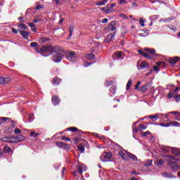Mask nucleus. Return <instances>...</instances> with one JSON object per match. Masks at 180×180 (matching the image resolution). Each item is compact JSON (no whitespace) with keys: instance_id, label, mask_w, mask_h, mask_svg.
Wrapping results in <instances>:
<instances>
[{"instance_id":"obj_1","label":"nucleus","mask_w":180,"mask_h":180,"mask_svg":"<svg viewBox=\"0 0 180 180\" xmlns=\"http://www.w3.org/2000/svg\"><path fill=\"white\" fill-rule=\"evenodd\" d=\"M41 53H49V55H44L43 53H41V56H43L44 57H49V56H51L53 53H57L58 51H63L61 50V48L60 46H53V45H47V46H42L41 47Z\"/></svg>"},{"instance_id":"obj_2","label":"nucleus","mask_w":180,"mask_h":180,"mask_svg":"<svg viewBox=\"0 0 180 180\" xmlns=\"http://www.w3.org/2000/svg\"><path fill=\"white\" fill-rule=\"evenodd\" d=\"M118 154L122 160H125L126 161H129V158L133 160V161H137L138 160L136 155H134L124 150H119Z\"/></svg>"},{"instance_id":"obj_3","label":"nucleus","mask_w":180,"mask_h":180,"mask_svg":"<svg viewBox=\"0 0 180 180\" xmlns=\"http://www.w3.org/2000/svg\"><path fill=\"white\" fill-rule=\"evenodd\" d=\"M62 51H58L56 52L53 57H52V60L54 63H60V61H61V60H63V55H61V53H59L60 52L64 53V51H63V49H61Z\"/></svg>"},{"instance_id":"obj_4","label":"nucleus","mask_w":180,"mask_h":180,"mask_svg":"<svg viewBox=\"0 0 180 180\" xmlns=\"http://www.w3.org/2000/svg\"><path fill=\"white\" fill-rule=\"evenodd\" d=\"M110 158H112V153L110 152H105L100 157V160L103 162H108Z\"/></svg>"},{"instance_id":"obj_5","label":"nucleus","mask_w":180,"mask_h":180,"mask_svg":"<svg viewBox=\"0 0 180 180\" xmlns=\"http://www.w3.org/2000/svg\"><path fill=\"white\" fill-rule=\"evenodd\" d=\"M166 161L167 162V164L171 167L172 165H174L176 164L177 161H179V159H176L172 156L167 155L165 156Z\"/></svg>"},{"instance_id":"obj_6","label":"nucleus","mask_w":180,"mask_h":180,"mask_svg":"<svg viewBox=\"0 0 180 180\" xmlns=\"http://www.w3.org/2000/svg\"><path fill=\"white\" fill-rule=\"evenodd\" d=\"M68 61H71L72 63H75L78 60V56L75 52H70L67 56Z\"/></svg>"},{"instance_id":"obj_7","label":"nucleus","mask_w":180,"mask_h":180,"mask_svg":"<svg viewBox=\"0 0 180 180\" xmlns=\"http://www.w3.org/2000/svg\"><path fill=\"white\" fill-rule=\"evenodd\" d=\"M26 138L23 135H18L15 137L12 138L13 141H11V143H20V141H23Z\"/></svg>"},{"instance_id":"obj_8","label":"nucleus","mask_w":180,"mask_h":180,"mask_svg":"<svg viewBox=\"0 0 180 180\" xmlns=\"http://www.w3.org/2000/svg\"><path fill=\"white\" fill-rule=\"evenodd\" d=\"M11 77H0V85H6L8 82H10Z\"/></svg>"},{"instance_id":"obj_9","label":"nucleus","mask_w":180,"mask_h":180,"mask_svg":"<svg viewBox=\"0 0 180 180\" xmlns=\"http://www.w3.org/2000/svg\"><path fill=\"white\" fill-rule=\"evenodd\" d=\"M137 67L139 70H144V68H148V63L146 61H143L141 63H138Z\"/></svg>"},{"instance_id":"obj_10","label":"nucleus","mask_w":180,"mask_h":180,"mask_svg":"<svg viewBox=\"0 0 180 180\" xmlns=\"http://www.w3.org/2000/svg\"><path fill=\"white\" fill-rule=\"evenodd\" d=\"M138 53L141 54V56L145 57V58H147L148 60H151V58H153V56L146 53V52L143 51V50L141 49H139Z\"/></svg>"},{"instance_id":"obj_11","label":"nucleus","mask_w":180,"mask_h":180,"mask_svg":"<svg viewBox=\"0 0 180 180\" xmlns=\"http://www.w3.org/2000/svg\"><path fill=\"white\" fill-rule=\"evenodd\" d=\"M101 11H103L104 13H110L112 12L113 9L108 5L106 7L100 8Z\"/></svg>"},{"instance_id":"obj_12","label":"nucleus","mask_w":180,"mask_h":180,"mask_svg":"<svg viewBox=\"0 0 180 180\" xmlns=\"http://www.w3.org/2000/svg\"><path fill=\"white\" fill-rule=\"evenodd\" d=\"M52 103L55 106H57V105H60V98L57 96H53L52 97Z\"/></svg>"},{"instance_id":"obj_13","label":"nucleus","mask_w":180,"mask_h":180,"mask_svg":"<svg viewBox=\"0 0 180 180\" xmlns=\"http://www.w3.org/2000/svg\"><path fill=\"white\" fill-rule=\"evenodd\" d=\"M122 58V51H117L112 55L113 60H119Z\"/></svg>"},{"instance_id":"obj_14","label":"nucleus","mask_w":180,"mask_h":180,"mask_svg":"<svg viewBox=\"0 0 180 180\" xmlns=\"http://www.w3.org/2000/svg\"><path fill=\"white\" fill-rule=\"evenodd\" d=\"M56 146H58V147H63L66 150H70V146H68V145L63 142H60V141L56 142Z\"/></svg>"},{"instance_id":"obj_15","label":"nucleus","mask_w":180,"mask_h":180,"mask_svg":"<svg viewBox=\"0 0 180 180\" xmlns=\"http://www.w3.org/2000/svg\"><path fill=\"white\" fill-rule=\"evenodd\" d=\"M113 39H115V32L107 36L105 43H110V41L113 40Z\"/></svg>"},{"instance_id":"obj_16","label":"nucleus","mask_w":180,"mask_h":180,"mask_svg":"<svg viewBox=\"0 0 180 180\" xmlns=\"http://www.w3.org/2000/svg\"><path fill=\"white\" fill-rule=\"evenodd\" d=\"M179 60H180V58L178 56H176L169 59V63H170V64H176V62Z\"/></svg>"},{"instance_id":"obj_17","label":"nucleus","mask_w":180,"mask_h":180,"mask_svg":"<svg viewBox=\"0 0 180 180\" xmlns=\"http://www.w3.org/2000/svg\"><path fill=\"white\" fill-rule=\"evenodd\" d=\"M53 85L57 86L60 85V83L61 82V79L58 77H54L52 80Z\"/></svg>"},{"instance_id":"obj_18","label":"nucleus","mask_w":180,"mask_h":180,"mask_svg":"<svg viewBox=\"0 0 180 180\" xmlns=\"http://www.w3.org/2000/svg\"><path fill=\"white\" fill-rule=\"evenodd\" d=\"M85 58H86V60H95V55L92 53H87L85 56Z\"/></svg>"},{"instance_id":"obj_19","label":"nucleus","mask_w":180,"mask_h":180,"mask_svg":"<svg viewBox=\"0 0 180 180\" xmlns=\"http://www.w3.org/2000/svg\"><path fill=\"white\" fill-rule=\"evenodd\" d=\"M20 34H21L24 39H27V37H29V32L27 31H20Z\"/></svg>"},{"instance_id":"obj_20","label":"nucleus","mask_w":180,"mask_h":180,"mask_svg":"<svg viewBox=\"0 0 180 180\" xmlns=\"http://www.w3.org/2000/svg\"><path fill=\"white\" fill-rule=\"evenodd\" d=\"M145 51H147V53H149V54H151L153 56V54H155V49L146 48Z\"/></svg>"},{"instance_id":"obj_21","label":"nucleus","mask_w":180,"mask_h":180,"mask_svg":"<svg viewBox=\"0 0 180 180\" xmlns=\"http://www.w3.org/2000/svg\"><path fill=\"white\" fill-rule=\"evenodd\" d=\"M170 126H172L173 127H180V123L176 121H173L170 122Z\"/></svg>"},{"instance_id":"obj_22","label":"nucleus","mask_w":180,"mask_h":180,"mask_svg":"<svg viewBox=\"0 0 180 180\" xmlns=\"http://www.w3.org/2000/svg\"><path fill=\"white\" fill-rule=\"evenodd\" d=\"M106 4H108V0H101V1L97 2L96 5L98 6H102Z\"/></svg>"},{"instance_id":"obj_23","label":"nucleus","mask_w":180,"mask_h":180,"mask_svg":"<svg viewBox=\"0 0 180 180\" xmlns=\"http://www.w3.org/2000/svg\"><path fill=\"white\" fill-rule=\"evenodd\" d=\"M77 148L79 151H81V153H84V151H85V147L84 145H82V143H79L77 146Z\"/></svg>"},{"instance_id":"obj_24","label":"nucleus","mask_w":180,"mask_h":180,"mask_svg":"<svg viewBox=\"0 0 180 180\" xmlns=\"http://www.w3.org/2000/svg\"><path fill=\"white\" fill-rule=\"evenodd\" d=\"M131 85H133V81H131V79H129L127 84V87H126L127 91L130 89V88L131 87Z\"/></svg>"},{"instance_id":"obj_25","label":"nucleus","mask_w":180,"mask_h":180,"mask_svg":"<svg viewBox=\"0 0 180 180\" xmlns=\"http://www.w3.org/2000/svg\"><path fill=\"white\" fill-rule=\"evenodd\" d=\"M149 117L153 122H157L158 120V115H150Z\"/></svg>"},{"instance_id":"obj_26","label":"nucleus","mask_w":180,"mask_h":180,"mask_svg":"<svg viewBox=\"0 0 180 180\" xmlns=\"http://www.w3.org/2000/svg\"><path fill=\"white\" fill-rule=\"evenodd\" d=\"M67 130H68V131H72V132L78 131V129L77 127H68L67 129Z\"/></svg>"},{"instance_id":"obj_27","label":"nucleus","mask_w":180,"mask_h":180,"mask_svg":"<svg viewBox=\"0 0 180 180\" xmlns=\"http://www.w3.org/2000/svg\"><path fill=\"white\" fill-rule=\"evenodd\" d=\"M164 160L160 159L156 161L155 165H164Z\"/></svg>"},{"instance_id":"obj_28","label":"nucleus","mask_w":180,"mask_h":180,"mask_svg":"<svg viewBox=\"0 0 180 180\" xmlns=\"http://www.w3.org/2000/svg\"><path fill=\"white\" fill-rule=\"evenodd\" d=\"M77 171L79 174H82V172L84 171H85V166H82V167H77Z\"/></svg>"},{"instance_id":"obj_29","label":"nucleus","mask_w":180,"mask_h":180,"mask_svg":"<svg viewBox=\"0 0 180 180\" xmlns=\"http://www.w3.org/2000/svg\"><path fill=\"white\" fill-rule=\"evenodd\" d=\"M170 167H172V169H173V171H178V169H179V166L176 165V163Z\"/></svg>"},{"instance_id":"obj_30","label":"nucleus","mask_w":180,"mask_h":180,"mask_svg":"<svg viewBox=\"0 0 180 180\" xmlns=\"http://www.w3.org/2000/svg\"><path fill=\"white\" fill-rule=\"evenodd\" d=\"M159 126H161L162 127H169L171 126V123L170 122H167V123H160Z\"/></svg>"},{"instance_id":"obj_31","label":"nucleus","mask_w":180,"mask_h":180,"mask_svg":"<svg viewBox=\"0 0 180 180\" xmlns=\"http://www.w3.org/2000/svg\"><path fill=\"white\" fill-rule=\"evenodd\" d=\"M147 91V85L142 86L139 88L140 92H146Z\"/></svg>"},{"instance_id":"obj_32","label":"nucleus","mask_w":180,"mask_h":180,"mask_svg":"<svg viewBox=\"0 0 180 180\" xmlns=\"http://www.w3.org/2000/svg\"><path fill=\"white\" fill-rule=\"evenodd\" d=\"M18 27L20 29H22V30H26V29H27V26H26V25L23 24V23H20L18 25Z\"/></svg>"},{"instance_id":"obj_33","label":"nucleus","mask_w":180,"mask_h":180,"mask_svg":"<svg viewBox=\"0 0 180 180\" xmlns=\"http://www.w3.org/2000/svg\"><path fill=\"white\" fill-rule=\"evenodd\" d=\"M169 115H174V116H176L178 117L180 116V112L178 111H172L169 112Z\"/></svg>"},{"instance_id":"obj_34","label":"nucleus","mask_w":180,"mask_h":180,"mask_svg":"<svg viewBox=\"0 0 180 180\" xmlns=\"http://www.w3.org/2000/svg\"><path fill=\"white\" fill-rule=\"evenodd\" d=\"M140 37H147L148 36V32L147 31H143L142 33L139 34Z\"/></svg>"},{"instance_id":"obj_35","label":"nucleus","mask_w":180,"mask_h":180,"mask_svg":"<svg viewBox=\"0 0 180 180\" xmlns=\"http://www.w3.org/2000/svg\"><path fill=\"white\" fill-rule=\"evenodd\" d=\"M34 120V115L33 113L29 115L28 122L30 123Z\"/></svg>"},{"instance_id":"obj_36","label":"nucleus","mask_w":180,"mask_h":180,"mask_svg":"<svg viewBox=\"0 0 180 180\" xmlns=\"http://www.w3.org/2000/svg\"><path fill=\"white\" fill-rule=\"evenodd\" d=\"M163 176H165V178H172V174L165 172L163 173Z\"/></svg>"},{"instance_id":"obj_37","label":"nucleus","mask_w":180,"mask_h":180,"mask_svg":"<svg viewBox=\"0 0 180 180\" xmlns=\"http://www.w3.org/2000/svg\"><path fill=\"white\" fill-rule=\"evenodd\" d=\"M152 164H153V160H148L146 162H145L144 165L145 167H150V165H152Z\"/></svg>"},{"instance_id":"obj_38","label":"nucleus","mask_w":180,"mask_h":180,"mask_svg":"<svg viewBox=\"0 0 180 180\" xmlns=\"http://www.w3.org/2000/svg\"><path fill=\"white\" fill-rule=\"evenodd\" d=\"M110 96H113V95L116 94V91H115V89L113 87H110Z\"/></svg>"},{"instance_id":"obj_39","label":"nucleus","mask_w":180,"mask_h":180,"mask_svg":"<svg viewBox=\"0 0 180 180\" xmlns=\"http://www.w3.org/2000/svg\"><path fill=\"white\" fill-rule=\"evenodd\" d=\"M1 140L2 141H5L6 143H11V141H11V138L9 137H3Z\"/></svg>"},{"instance_id":"obj_40","label":"nucleus","mask_w":180,"mask_h":180,"mask_svg":"<svg viewBox=\"0 0 180 180\" xmlns=\"http://www.w3.org/2000/svg\"><path fill=\"white\" fill-rule=\"evenodd\" d=\"M12 151V149L9 146H5L4 147V152L5 153H11Z\"/></svg>"},{"instance_id":"obj_41","label":"nucleus","mask_w":180,"mask_h":180,"mask_svg":"<svg viewBox=\"0 0 180 180\" xmlns=\"http://www.w3.org/2000/svg\"><path fill=\"white\" fill-rule=\"evenodd\" d=\"M30 136H31L32 137H37L38 136H40V134H39V133H35L34 131H32V132L30 133Z\"/></svg>"},{"instance_id":"obj_42","label":"nucleus","mask_w":180,"mask_h":180,"mask_svg":"<svg viewBox=\"0 0 180 180\" xmlns=\"http://www.w3.org/2000/svg\"><path fill=\"white\" fill-rule=\"evenodd\" d=\"M72 32H74V28L72 27H69V37L72 36Z\"/></svg>"},{"instance_id":"obj_43","label":"nucleus","mask_w":180,"mask_h":180,"mask_svg":"<svg viewBox=\"0 0 180 180\" xmlns=\"http://www.w3.org/2000/svg\"><path fill=\"white\" fill-rule=\"evenodd\" d=\"M149 134H150V132L149 131L141 132V136H143V137H147V136H148Z\"/></svg>"},{"instance_id":"obj_44","label":"nucleus","mask_w":180,"mask_h":180,"mask_svg":"<svg viewBox=\"0 0 180 180\" xmlns=\"http://www.w3.org/2000/svg\"><path fill=\"white\" fill-rule=\"evenodd\" d=\"M172 154H174V155H178V154H179V153L178 152L176 148H174L172 150Z\"/></svg>"},{"instance_id":"obj_45","label":"nucleus","mask_w":180,"mask_h":180,"mask_svg":"<svg viewBox=\"0 0 180 180\" xmlns=\"http://www.w3.org/2000/svg\"><path fill=\"white\" fill-rule=\"evenodd\" d=\"M139 129H140L141 130H146V129H147V127H146V126H144L143 124H140L139 125Z\"/></svg>"},{"instance_id":"obj_46","label":"nucleus","mask_w":180,"mask_h":180,"mask_svg":"<svg viewBox=\"0 0 180 180\" xmlns=\"http://www.w3.org/2000/svg\"><path fill=\"white\" fill-rule=\"evenodd\" d=\"M6 120H9V117H0V122H6Z\"/></svg>"},{"instance_id":"obj_47","label":"nucleus","mask_w":180,"mask_h":180,"mask_svg":"<svg viewBox=\"0 0 180 180\" xmlns=\"http://www.w3.org/2000/svg\"><path fill=\"white\" fill-rule=\"evenodd\" d=\"M101 140H103L104 143H106V141H110V139H106L105 136H102L101 138Z\"/></svg>"},{"instance_id":"obj_48","label":"nucleus","mask_w":180,"mask_h":180,"mask_svg":"<svg viewBox=\"0 0 180 180\" xmlns=\"http://www.w3.org/2000/svg\"><path fill=\"white\" fill-rule=\"evenodd\" d=\"M139 25H140L141 26H142L143 27H144V26H146V25H144V20L140 19V20H139Z\"/></svg>"},{"instance_id":"obj_49","label":"nucleus","mask_w":180,"mask_h":180,"mask_svg":"<svg viewBox=\"0 0 180 180\" xmlns=\"http://www.w3.org/2000/svg\"><path fill=\"white\" fill-rule=\"evenodd\" d=\"M20 129H19L18 128H15V129H14V133H15V134H20Z\"/></svg>"},{"instance_id":"obj_50","label":"nucleus","mask_w":180,"mask_h":180,"mask_svg":"<svg viewBox=\"0 0 180 180\" xmlns=\"http://www.w3.org/2000/svg\"><path fill=\"white\" fill-rule=\"evenodd\" d=\"M137 0H133L132 1V6L134 7V8H137L138 5H137V2H136Z\"/></svg>"},{"instance_id":"obj_51","label":"nucleus","mask_w":180,"mask_h":180,"mask_svg":"<svg viewBox=\"0 0 180 180\" xmlns=\"http://www.w3.org/2000/svg\"><path fill=\"white\" fill-rule=\"evenodd\" d=\"M112 82H110V81L105 82V86H110V85H112Z\"/></svg>"},{"instance_id":"obj_52","label":"nucleus","mask_w":180,"mask_h":180,"mask_svg":"<svg viewBox=\"0 0 180 180\" xmlns=\"http://www.w3.org/2000/svg\"><path fill=\"white\" fill-rule=\"evenodd\" d=\"M140 85H141V82H137L136 86H135V89H138L139 87L140 86Z\"/></svg>"},{"instance_id":"obj_53","label":"nucleus","mask_w":180,"mask_h":180,"mask_svg":"<svg viewBox=\"0 0 180 180\" xmlns=\"http://www.w3.org/2000/svg\"><path fill=\"white\" fill-rule=\"evenodd\" d=\"M30 46L31 47H37V42H32Z\"/></svg>"},{"instance_id":"obj_54","label":"nucleus","mask_w":180,"mask_h":180,"mask_svg":"<svg viewBox=\"0 0 180 180\" xmlns=\"http://www.w3.org/2000/svg\"><path fill=\"white\" fill-rule=\"evenodd\" d=\"M28 26H30V27H36V25L33 22H29Z\"/></svg>"},{"instance_id":"obj_55","label":"nucleus","mask_w":180,"mask_h":180,"mask_svg":"<svg viewBox=\"0 0 180 180\" xmlns=\"http://www.w3.org/2000/svg\"><path fill=\"white\" fill-rule=\"evenodd\" d=\"M110 30H111V32H113V33H115V30H116V27L115 26L110 27Z\"/></svg>"},{"instance_id":"obj_56","label":"nucleus","mask_w":180,"mask_h":180,"mask_svg":"<svg viewBox=\"0 0 180 180\" xmlns=\"http://www.w3.org/2000/svg\"><path fill=\"white\" fill-rule=\"evenodd\" d=\"M174 99H176V102H180V95L174 96Z\"/></svg>"},{"instance_id":"obj_57","label":"nucleus","mask_w":180,"mask_h":180,"mask_svg":"<svg viewBox=\"0 0 180 180\" xmlns=\"http://www.w3.org/2000/svg\"><path fill=\"white\" fill-rule=\"evenodd\" d=\"M123 4H127L126 0H120V5H123Z\"/></svg>"},{"instance_id":"obj_58","label":"nucleus","mask_w":180,"mask_h":180,"mask_svg":"<svg viewBox=\"0 0 180 180\" xmlns=\"http://www.w3.org/2000/svg\"><path fill=\"white\" fill-rule=\"evenodd\" d=\"M158 65H162V67H164V65H165V62L162 61V62H159L157 63Z\"/></svg>"},{"instance_id":"obj_59","label":"nucleus","mask_w":180,"mask_h":180,"mask_svg":"<svg viewBox=\"0 0 180 180\" xmlns=\"http://www.w3.org/2000/svg\"><path fill=\"white\" fill-rule=\"evenodd\" d=\"M172 96H174V94H172L171 92L167 94V98L169 99H171V98H172Z\"/></svg>"},{"instance_id":"obj_60","label":"nucleus","mask_w":180,"mask_h":180,"mask_svg":"<svg viewBox=\"0 0 180 180\" xmlns=\"http://www.w3.org/2000/svg\"><path fill=\"white\" fill-rule=\"evenodd\" d=\"M41 8H44V6L38 5L35 7V11H39V9H41Z\"/></svg>"},{"instance_id":"obj_61","label":"nucleus","mask_w":180,"mask_h":180,"mask_svg":"<svg viewBox=\"0 0 180 180\" xmlns=\"http://www.w3.org/2000/svg\"><path fill=\"white\" fill-rule=\"evenodd\" d=\"M101 22H102V23H108V18H103Z\"/></svg>"},{"instance_id":"obj_62","label":"nucleus","mask_w":180,"mask_h":180,"mask_svg":"<svg viewBox=\"0 0 180 180\" xmlns=\"http://www.w3.org/2000/svg\"><path fill=\"white\" fill-rule=\"evenodd\" d=\"M169 27L170 30H173L174 32L176 31V27H175L170 26Z\"/></svg>"},{"instance_id":"obj_63","label":"nucleus","mask_w":180,"mask_h":180,"mask_svg":"<svg viewBox=\"0 0 180 180\" xmlns=\"http://www.w3.org/2000/svg\"><path fill=\"white\" fill-rule=\"evenodd\" d=\"M153 70H154L155 72L160 71V68H158V66H155V67L153 68Z\"/></svg>"},{"instance_id":"obj_64","label":"nucleus","mask_w":180,"mask_h":180,"mask_svg":"<svg viewBox=\"0 0 180 180\" xmlns=\"http://www.w3.org/2000/svg\"><path fill=\"white\" fill-rule=\"evenodd\" d=\"M13 30V33H15V34H18V30H16L15 28H12Z\"/></svg>"}]
</instances>
